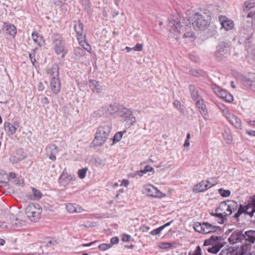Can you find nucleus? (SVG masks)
<instances>
[{"label": "nucleus", "instance_id": "f257e3e1", "mask_svg": "<svg viewBox=\"0 0 255 255\" xmlns=\"http://www.w3.org/2000/svg\"><path fill=\"white\" fill-rule=\"evenodd\" d=\"M169 26L172 29L178 33H181L186 31L184 33V36L185 37L191 38L194 36V33L188 30L190 28V22L188 19H184L181 22L177 18L174 17L169 20Z\"/></svg>", "mask_w": 255, "mask_h": 255}, {"label": "nucleus", "instance_id": "f03ea898", "mask_svg": "<svg viewBox=\"0 0 255 255\" xmlns=\"http://www.w3.org/2000/svg\"><path fill=\"white\" fill-rule=\"evenodd\" d=\"M211 16L206 13L203 14L196 13L192 19V25L195 28L204 30L209 24Z\"/></svg>", "mask_w": 255, "mask_h": 255}, {"label": "nucleus", "instance_id": "7ed1b4c3", "mask_svg": "<svg viewBox=\"0 0 255 255\" xmlns=\"http://www.w3.org/2000/svg\"><path fill=\"white\" fill-rule=\"evenodd\" d=\"M42 209L39 204H31L25 208V212L27 217L31 221L37 222L40 218Z\"/></svg>", "mask_w": 255, "mask_h": 255}, {"label": "nucleus", "instance_id": "20e7f679", "mask_svg": "<svg viewBox=\"0 0 255 255\" xmlns=\"http://www.w3.org/2000/svg\"><path fill=\"white\" fill-rule=\"evenodd\" d=\"M231 44L226 41H220L216 47L215 56L218 60H221L225 58L229 53Z\"/></svg>", "mask_w": 255, "mask_h": 255}, {"label": "nucleus", "instance_id": "39448f33", "mask_svg": "<svg viewBox=\"0 0 255 255\" xmlns=\"http://www.w3.org/2000/svg\"><path fill=\"white\" fill-rule=\"evenodd\" d=\"M52 38L55 52L57 54H62V57L63 58L67 53V50H65L64 42L62 37L57 33H54L52 35Z\"/></svg>", "mask_w": 255, "mask_h": 255}, {"label": "nucleus", "instance_id": "423d86ee", "mask_svg": "<svg viewBox=\"0 0 255 255\" xmlns=\"http://www.w3.org/2000/svg\"><path fill=\"white\" fill-rule=\"evenodd\" d=\"M250 244H242L241 246H235L230 247V252H231L232 255H250Z\"/></svg>", "mask_w": 255, "mask_h": 255}, {"label": "nucleus", "instance_id": "0eeeda50", "mask_svg": "<svg viewBox=\"0 0 255 255\" xmlns=\"http://www.w3.org/2000/svg\"><path fill=\"white\" fill-rule=\"evenodd\" d=\"M223 111L224 116L233 126L237 129H242L241 120L238 117L230 113L228 109L225 108Z\"/></svg>", "mask_w": 255, "mask_h": 255}, {"label": "nucleus", "instance_id": "6e6552de", "mask_svg": "<svg viewBox=\"0 0 255 255\" xmlns=\"http://www.w3.org/2000/svg\"><path fill=\"white\" fill-rule=\"evenodd\" d=\"M242 84L249 89L255 91V73H251L246 76H242L240 78Z\"/></svg>", "mask_w": 255, "mask_h": 255}, {"label": "nucleus", "instance_id": "1a4fd4ad", "mask_svg": "<svg viewBox=\"0 0 255 255\" xmlns=\"http://www.w3.org/2000/svg\"><path fill=\"white\" fill-rule=\"evenodd\" d=\"M243 230H237L232 233L228 239L230 244H236L238 243H242L244 241Z\"/></svg>", "mask_w": 255, "mask_h": 255}, {"label": "nucleus", "instance_id": "9d476101", "mask_svg": "<svg viewBox=\"0 0 255 255\" xmlns=\"http://www.w3.org/2000/svg\"><path fill=\"white\" fill-rule=\"evenodd\" d=\"M254 34V31L251 28L247 29L243 28L241 30L240 34V40L245 43H250V39H252Z\"/></svg>", "mask_w": 255, "mask_h": 255}, {"label": "nucleus", "instance_id": "9b49d317", "mask_svg": "<svg viewBox=\"0 0 255 255\" xmlns=\"http://www.w3.org/2000/svg\"><path fill=\"white\" fill-rule=\"evenodd\" d=\"M144 190L148 196L161 198L165 196V194H162L157 188L151 185H147L145 187Z\"/></svg>", "mask_w": 255, "mask_h": 255}, {"label": "nucleus", "instance_id": "f8f14e48", "mask_svg": "<svg viewBox=\"0 0 255 255\" xmlns=\"http://www.w3.org/2000/svg\"><path fill=\"white\" fill-rule=\"evenodd\" d=\"M112 128V124L110 121L104 122L101 123L100 127L98 128V135L100 134H105L106 135H109ZM102 137L101 136L98 138L100 139Z\"/></svg>", "mask_w": 255, "mask_h": 255}, {"label": "nucleus", "instance_id": "ddd939ff", "mask_svg": "<svg viewBox=\"0 0 255 255\" xmlns=\"http://www.w3.org/2000/svg\"><path fill=\"white\" fill-rule=\"evenodd\" d=\"M19 127L18 122H14L13 124L7 122L4 123V129L9 136L13 134Z\"/></svg>", "mask_w": 255, "mask_h": 255}, {"label": "nucleus", "instance_id": "4468645a", "mask_svg": "<svg viewBox=\"0 0 255 255\" xmlns=\"http://www.w3.org/2000/svg\"><path fill=\"white\" fill-rule=\"evenodd\" d=\"M46 152L50 160L55 161L56 159V154L58 152V147L55 144H50L46 148Z\"/></svg>", "mask_w": 255, "mask_h": 255}, {"label": "nucleus", "instance_id": "2eb2a0df", "mask_svg": "<svg viewBox=\"0 0 255 255\" xmlns=\"http://www.w3.org/2000/svg\"><path fill=\"white\" fill-rule=\"evenodd\" d=\"M203 225L205 226V234L215 232L219 234L222 232V228L219 226H214L208 222H203Z\"/></svg>", "mask_w": 255, "mask_h": 255}, {"label": "nucleus", "instance_id": "dca6fc26", "mask_svg": "<svg viewBox=\"0 0 255 255\" xmlns=\"http://www.w3.org/2000/svg\"><path fill=\"white\" fill-rule=\"evenodd\" d=\"M74 22L75 23L74 25V30L77 33V39H85L86 36L85 34L83 33V24L80 20L75 21Z\"/></svg>", "mask_w": 255, "mask_h": 255}, {"label": "nucleus", "instance_id": "f3484780", "mask_svg": "<svg viewBox=\"0 0 255 255\" xmlns=\"http://www.w3.org/2000/svg\"><path fill=\"white\" fill-rule=\"evenodd\" d=\"M222 27L224 28L226 30L228 31L231 30L234 26V22L229 19L227 17L222 16L219 18Z\"/></svg>", "mask_w": 255, "mask_h": 255}, {"label": "nucleus", "instance_id": "a211bd4d", "mask_svg": "<svg viewBox=\"0 0 255 255\" xmlns=\"http://www.w3.org/2000/svg\"><path fill=\"white\" fill-rule=\"evenodd\" d=\"M227 204V212L224 213H225V216H229L238 209V203L234 200H228Z\"/></svg>", "mask_w": 255, "mask_h": 255}, {"label": "nucleus", "instance_id": "6ab92c4d", "mask_svg": "<svg viewBox=\"0 0 255 255\" xmlns=\"http://www.w3.org/2000/svg\"><path fill=\"white\" fill-rule=\"evenodd\" d=\"M250 212L247 205L244 206L242 204H240L239 206H238L237 213L233 217L235 219L237 222H239L240 221V217L243 213H245L248 215V213Z\"/></svg>", "mask_w": 255, "mask_h": 255}, {"label": "nucleus", "instance_id": "aec40b11", "mask_svg": "<svg viewBox=\"0 0 255 255\" xmlns=\"http://www.w3.org/2000/svg\"><path fill=\"white\" fill-rule=\"evenodd\" d=\"M196 102V106L198 107L199 111L205 120H207V117L208 116V111L205 105L203 103V100L202 99L197 100Z\"/></svg>", "mask_w": 255, "mask_h": 255}, {"label": "nucleus", "instance_id": "412c9836", "mask_svg": "<svg viewBox=\"0 0 255 255\" xmlns=\"http://www.w3.org/2000/svg\"><path fill=\"white\" fill-rule=\"evenodd\" d=\"M244 241L249 244H254L255 242V230H248L244 233Z\"/></svg>", "mask_w": 255, "mask_h": 255}, {"label": "nucleus", "instance_id": "4be33fe9", "mask_svg": "<svg viewBox=\"0 0 255 255\" xmlns=\"http://www.w3.org/2000/svg\"><path fill=\"white\" fill-rule=\"evenodd\" d=\"M89 85L94 93H100L102 91V87L100 85V83L95 80H90Z\"/></svg>", "mask_w": 255, "mask_h": 255}, {"label": "nucleus", "instance_id": "5701e85b", "mask_svg": "<svg viewBox=\"0 0 255 255\" xmlns=\"http://www.w3.org/2000/svg\"><path fill=\"white\" fill-rule=\"evenodd\" d=\"M118 113L121 117L125 118H128L133 116L132 111L130 109H127L123 106H120Z\"/></svg>", "mask_w": 255, "mask_h": 255}, {"label": "nucleus", "instance_id": "b1692460", "mask_svg": "<svg viewBox=\"0 0 255 255\" xmlns=\"http://www.w3.org/2000/svg\"><path fill=\"white\" fill-rule=\"evenodd\" d=\"M51 80H55V79H59V67L56 64L52 65L51 68L48 71Z\"/></svg>", "mask_w": 255, "mask_h": 255}, {"label": "nucleus", "instance_id": "393cba45", "mask_svg": "<svg viewBox=\"0 0 255 255\" xmlns=\"http://www.w3.org/2000/svg\"><path fill=\"white\" fill-rule=\"evenodd\" d=\"M3 30L7 34L14 37L16 34V28L13 24H4Z\"/></svg>", "mask_w": 255, "mask_h": 255}, {"label": "nucleus", "instance_id": "a878e982", "mask_svg": "<svg viewBox=\"0 0 255 255\" xmlns=\"http://www.w3.org/2000/svg\"><path fill=\"white\" fill-rule=\"evenodd\" d=\"M50 86L52 92L54 94L58 93L60 91L61 84L59 79L51 80Z\"/></svg>", "mask_w": 255, "mask_h": 255}, {"label": "nucleus", "instance_id": "bb28decb", "mask_svg": "<svg viewBox=\"0 0 255 255\" xmlns=\"http://www.w3.org/2000/svg\"><path fill=\"white\" fill-rule=\"evenodd\" d=\"M120 106V105H119L118 104L114 103L113 104H111L108 106L104 107L106 113L110 115H113L116 113H118Z\"/></svg>", "mask_w": 255, "mask_h": 255}, {"label": "nucleus", "instance_id": "cd10ccee", "mask_svg": "<svg viewBox=\"0 0 255 255\" xmlns=\"http://www.w3.org/2000/svg\"><path fill=\"white\" fill-rule=\"evenodd\" d=\"M71 179L72 178L67 174L63 173L59 178V183L61 186L66 187L70 184Z\"/></svg>", "mask_w": 255, "mask_h": 255}, {"label": "nucleus", "instance_id": "c85d7f7f", "mask_svg": "<svg viewBox=\"0 0 255 255\" xmlns=\"http://www.w3.org/2000/svg\"><path fill=\"white\" fill-rule=\"evenodd\" d=\"M218 96L226 102L231 103L233 101V96L225 89H222L218 94Z\"/></svg>", "mask_w": 255, "mask_h": 255}, {"label": "nucleus", "instance_id": "c756f323", "mask_svg": "<svg viewBox=\"0 0 255 255\" xmlns=\"http://www.w3.org/2000/svg\"><path fill=\"white\" fill-rule=\"evenodd\" d=\"M247 205L249 209H251V212L248 213V215L252 217L255 213V195L250 197Z\"/></svg>", "mask_w": 255, "mask_h": 255}, {"label": "nucleus", "instance_id": "7c9ffc66", "mask_svg": "<svg viewBox=\"0 0 255 255\" xmlns=\"http://www.w3.org/2000/svg\"><path fill=\"white\" fill-rule=\"evenodd\" d=\"M9 218L10 219L11 222L8 224L11 227H20L24 224V222L21 220H18L13 214L9 215Z\"/></svg>", "mask_w": 255, "mask_h": 255}, {"label": "nucleus", "instance_id": "2f4dec72", "mask_svg": "<svg viewBox=\"0 0 255 255\" xmlns=\"http://www.w3.org/2000/svg\"><path fill=\"white\" fill-rule=\"evenodd\" d=\"M100 134L102 137L100 139V138H98L99 136H100V135H98V130L97 129L96 133V136L94 140V142L96 145H101L104 144L108 137V135H106L105 134L102 133Z\"/></svg>", "mask_w": 255, "mask_h": 255}, {"label": "nucleus", "instance_id": "473e14b6", "mask_svg": "<svg viewBox=\"0 0 255 255\" xmlns=\"http://www.w3.org/2000/svg\"><path fill=\"white\" fill-rule=\"evenodd\" d=\"M189 88L192 98L195 102L201 99V97L199 95L198 91L194 85H190Z\"/></svg>", "mask_w": 255, "mask_h": 255}, {"label": "nucleus", "instance_id": "72a5a7b5", "mask_svg": "<svg viewBox=\"0 0 255 255\" xmlns=\"http://www.w3.org/2000/svg\"><path fill=\"white\" fill-rule=\"evenodd\" d=\"M223 247L221 243H217L215 245L208 249V252L212 254H217L220 249Z\"/></svg>", "mask_w": 255, "mask_h": 255}, {"label": "nucleus", "instance_id": "f704fd0d", "mask_svg": "<svg viewBox=\"0 0 255 255\" xmlns=\"http://www.w3.org/2000/svg\"><path fill=\"white\" fill-rule=\"evenodd\" d=\"M227 205H228L227 200L221 202L220 203L219 206L215 209V212L221 211V212H222L223 213L227 212V206H228Z\"/></svg>", "mask_w": 255, "mask_h": 255}, {"label": "nucleus", "instance_id": "c9c22d12", "mask_svg": "<svg viewBox=\"0 0 255 255\" xmlns=\"http://www.w3.org/2000/svg\"><path fill=\"white\" fill-rule=\"evenodd\" d=\"M205 181L200 182L199 184H196L194 186L193 191L195 193L203 192V188H204Z\"/></svg>", "mask_w": 255, "mask_h": 255}, {"label": "nucleus", "instance_id": "e433bc0d", "mask_svg": "<svg viewBox=\"0 0 255 255\" xmlns=\"http://www.w3.org/2000/svg\"><path fill=\"white\" fill-rule=\"evenodd\" d=\"M153 171L154 169L152 167H151L149 165H146L144 167L143 169L141 170L140 171H137L136 174L138 175L139 176H142L143 174H145L148 172H151Z\"/></svg>", "mask_w": 255, "mask_h": 255}, {"label": "nucleus", "instance_id": "4c0bfd02", "mask_svg": "<svg viewBox=\"0 0 255 255\" xmlns=\"http://www.w3.org/2000/svg\"><path fill=\"white\" fill-rule=\"evenodd\" d=\"M224 139L226 140L227 143H230L232 141V135L229 129H226L223 133Z\"/></svg>", "mask_w": 255, "mask_h": 255}, {"label": "nucleus", "instance_id": "58836bf2", "mask_svg": "<svg viewBox=\"0 0 255 255\" xmlns=\"http://www.w3.org/2000/svg\"><path fill=\"white\" fill-rule=\"evenodd\" d=\"M203 224V223H196L194 226V230L198 233L205 234V226Z\"/></svg>", "mask_w": 255, "mask_h": 255}, {"label": "nucleus", "instance_id": "ea45409f", "mask_svg": "<svg viewBox=\"0 0 255 255\" xmlns=\"http://www.w3.org/2000/svg\"><path fill=\"white\" fill-rule=\"evenodd\" d=\"M126 131H118L117 132L114 136V137L112 138V140L113 142V143H115L116 142H119L122 138L123 134L124 132H126Z\"/></svg>", "mask_w": 255, "mask_h": 255}, {"label": "nucleus", "instance_id": "a19ab883", "mask_svg": "<svg viewBox=\"0 0 255 255\" xmlns=\"http://www.w3.org/2000/svg\"><path fill=\"white\" fill-rule=\"evenodd\" d=\"M80 44L83 47V48L88 51L91 50L90 45L86 41V38L84 39H78Z\"/></svg>", "mask_w": 255, "mask_h": 255}, {"label": "nucleus", "instance_id": "79ce46f5", "mask_svg": "<svg viewBox=\"0 0 255 255\" xmlns=\"http://www.w3.org/2000/svg\"><path fill=\"white\" fill-rule=\"evenodd\" d=\"M106 114L104 107H102L98 110L95 111L93 114V116L95 118H99Z\"/></svg>", "mask_w": 255, "mask_h": 255}, {"label": "nucleus", "instance_id": "37998d69", "mask_svg": "<svg viewBox=\"0 0 255 255\" xmlns=\"http://www.w3.org/2000/svg\"><path fill=\"white\" fill-rule=\"evenodd\" d=\"M189 73L191 75L196 77L202 76L203 75V72L201 70L195 69H191Z\"/></svg>", "mask_w": 255, "mask_h": 255}, {"label": "nucleus", "instance_id": "c03bdc74", "mask_svg": "<svg viewBox=\"0 0 255 255\" xmlns=\"http://www.w3.org/2000/svg\"><path fill=\"white\" fill-rule=\"evenodd\" d=\"M244 7L248 9L255 7V0L245 1L244 4Z\"/></svg>", "mask_w": 255, "mask_h": 255}, {"label": "nucleus", "instance_id": "a18cd8bd", "mask_svg": "<svg viewBox=\"0 0 255 255\" xmlns=\"http://www.w3.org/2000/svg\"><path fill=\"white\" fill-rule=\"evenodd\" d=\"M32 37L34 41L38 45H40L39 40L42 38L41 36L39 35L38 33L36 31L33 32L32 34Z\"/></svg>", "mask_w": 255, "mask_h": 255}, {"label": "nucleus", "instance_id": "49530a36", "mask_svg": "<svg viewBox=\"0 0 255 255\" xmlns=\"http://www.w3.org/2000/svg\"><path fill=\"white\" fill-rule=\"evenodd\" d=\"M219 193L223 197H228L231 194V191L229 190H225L222 188L219 189Z\"/></svg>", "mask_w": 255, "mask_h": 255}, {"label": "nucleus", "instance_id": "de8ad7c7", "mask_svg": "<svg viewBox=\"0 0 255 255\" xmlns=\"http://www.w3.org/2000/svg\"><path fill=\"white\" fill-rule=\"evenodd\" d=\"M32 190L34 199L38 200L41 197L42 193L39 190L34 188H32Z\"/></svg>", "mask_w": 255, "mask_h": 255}, {"label": "nucleus", "instance_id": "09e8293b", "mask_svg": "<svg viewBox=\"0 0 255 255\" xmlns=\"http://www.w3.org/2000/svg\"><path fill=\"white\" fill-rule=\"evenodd\" d=\"M87 170V168H83L78 170V174L80 178L84 179L85 177Z\"/></svg>", "mask_w": 255, "mask_h": 255}, {"label": "nucleus", "instance_id": "8fccbe9b", "mask_svg": "<svg viewBox=\"0 0 255 255\" xmlns=\"http://www.w3.org/2000/svg\"><path fill=\"white\" fill-rule=\"evenodd\" d=\"M172 246V244L170 243H161L158 245V247L162 249H167Z\"/></svg>", "mask_w": 255, "mask_h": 255}, {"label": "nucleus", "instance_id": "3c124183", "mask_svg": "<svg viewBox=\"0 0 255 255\" xmlns=\"http://www.w3.org/2000/svg\"><path fill=\"white\" fill-rule=\"evenodd\" d=\"M66 209L69 213L77 212V209L76 207L72 204H69L66 206Z\"/></svg>", "mask_w": 255, "mask_h": 255}, {"label": "nucleus", "instance_id": "603ef678", "mask_svg": "<svg viewBox=\"0 0 255 255\" xmlns=\"http://www.w3.org/2000/svg\"><path fill=\"white\" fill-rule=\"evenodd\" d=\"M99 249L102 251L107 250L111 247V245L109 244H102L99 246Z\"/></svg>", "mask_w": 255, "mask_h": 255}, {"label": "nucleus", "instance_id": "864d4df0", "mask_svg": "<svg viewBox=\"0 0 255 255\" xmlns=\"http://www.w3.org/2000/svg\"><path fill=\"white\" fill-rule=\"evenodd\" d=\"M189 255H201V249L200 246H197L194 253H189Z\"/></svg>", "mask_w": 255, "mask_h": 255}, {"label": "nucleus", "instance_id": "5fc2aeb1", "mask_svg": "<svg viewBox=\"0 0 255 255\" xmlns=\"http://www.w3.org/2000/svg\"><path fill=\"white\" fill-rule=\"evenodd\" d=\"M132 49L136 51H141L143 49V45L140 43H137L135 46L132 48Z\"/></svg>", "mask_w": 255, "mask_h": 255}, {"label": "nucleus", "instance_id": "6e6d98bb", "mask_svg": "<svg viewBox=\"0 0 255 255\" xmlns=\"http://www.w3.org/2000/svg\"><path fill=\"white\" fill-rule=\"evenodd\" d=\"M84 51L82 48H76L75 49V53L76 55L83 56Z\"/></svg>", "mask_w": 255, "mask_h": 255}, {"label": "nucleus", "instance_id": "4d7b16f0", "mask_svg": "<svg viewBox=\"0 0 255 255\" xmlns=\"http://www.w3.org/2000/svg\"><path fill=\"white\" fill-rule=\"evenodd\" d=\"M221 239V237H218V236H212L211 237H210V238L209 239V240H210V241H211L212 244L213 245L215 242L217 241H219V240H220Z\"/></svg>", "mask_w": 255, "mask_h": 255}, {"label": "nucleus", "instance_id": "13d9d810", "mask_svg": "<svg viewBox=\"0 0 255 255\" xmlns=\"http://www.w3.org/2000/svg\"><path fill=\"white\" fill-rule=\"evenodd\" d=\"M211 88L213 89V90L218 95V94L220 93V91L222 90V89H221L219 87H218L215 84H212L211 85Z\"/></svg>", "mask_w": 255, "mask_h": 255}, {"label": "nucleus", "instance_id": "bf43d9fd", "mask_svg": "<svg viewBox=\"0 0 255 255\" xmlns=\"http://www.w3.org/2000/svg\"><path fill=\"white\" fill-rule=\"evenodd\" d=\"M119 239L118 237H113L111 239V243L109 244L111 245V247H112L114 245L117 244L119 243Z\"/></svg>", "mask_w": 255, "mask_h": 255}, {"label": "nucleus", "instance_id": "052dcab7", "mask_svg": "<svg viewBox=\"0 0 255 255\" xmlns=\"http://www.w3.org/2000/svg\"><path fill=\"white\" fill-rule=\"evenodd\" d=\"M29 57L33 65L35 66V63L36 62L35 58V54L29 53Z\"/></svg>", "mask_w": 255, "mask_h": 255}, {"label": "nucleus", "instance_id": "680f3d73", "mask_svg": "<svg viewBox=\"0 0 255 255\" xmlns=\"http://www.w3.org/2000/svg\"><path fill=\"white\" fill-rule=\"evenodd\" d=\"M229 251H230V250H229V247L228 248H227L226 250H222L220 252L219 255H232L231 252H230Z\"/></svg>", "mask_w": 255, "mask_h": 255}, {"label": "nucleus", "instance_id": "e2e57ef3", "mask_svg": "<svg viewBox=\"0 0 255 255\" xmlns=\"http://www.w3.org/2000/svg\"><path fill=\"white\" fill-rule=\"evenodd\" d=\"M34 246L35 247H39V249L37 251L35 252L33 254H37L38 255H41L44 253L43 250L41 249V248H42L41 246H39V245H38L37 244H36Z\"/></svg>", "mask_w": 255, "mask_h": 255}, {"label": "nucleus", "instance_id": "0e129e2a", "mask_svg": "<svg viewBox=\"0 0 255 255\" xmlns=\"http://www.w3.org/2000/svg\"><path fill=\"white\" fill-rule=\"evenodd\" d=\"M247 17L252 18L255 21V10L250 12Z\"/></svg>", "mask_w": 255, "mask_h": 255}, {"label": "nucleus", "instance_id": "69168bd1", "mask_svg": "<svg viewBox=\"0 0 255 255\" xmlns=\"http://www.w3.org/2000/svg\"><path fill=\"white\" fill-rule=\"evenodd\" d=\"M131 239V236L129 235L125 234L122 238V240L123 242H128Z\"/></svg>", "mask_w": 255, "mask_h": 255}, {"label": "nucleus", "instance_id": "338daca9", "mask_svg": "<svg viewBox=\"0 0 255 255\" xmlns=\"http://www.w3.org/2000/svg\"><path fill=\"white\" fill-rule=\"evenodd\" d=\"M209 183V181H205V184H204V188H203V192L206 191V190H207L208 189L211 188L212 186H213L214 185V184H212V185H209L208 183Z\"/></svg>", "mask_w": 255, "mask_h": 255}, {"label": "nucleus", "instance_id": "774afa93", "mask_svg": "<svg viewBox=\"0 0 255 255\" xmlns=\"http://www.w3.org/2000/svg\"><path fill=\"white\" fill-rule=\"evenodd\" d=\"M41 102L42 104L44 105H47L49 103V101L48 99V98L46 97H43L41 99Z\"/></svg>", "mask_w": 255, "mask_h": 255}]
</instances>
